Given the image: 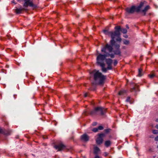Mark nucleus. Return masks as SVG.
<instances>
[{
  "label": "nucleus",
  "instance_id": "nucleus-1",
  "mask_svg": "<svg viewBox=\"0 0 158 158\" xmlns=\"http://www.w3.org/2000/svg\"><path fill=\"white\" fill-rule=\"evenodd\" d=\"M111 40L110 41V44H106L105 46L102 47L101 51H105L107 49L109 52H113L115 54L119 56L121 55V52L120 50L119 44L116 43L114 41V35L111 37Z\"/></svg>",
  "mask_w": 158,
  "mask_h": 158
},
{
  "label": "nucleus",
  "instance_id": "nucleus-2",
  "mask_svg": "<svg viewBox=\"0 0 158 158\" xmlns=\"http://www.w3.org/2000/svg\"><path fill=\"white\" fill-rule=\"evenodd\" d=\"M145 2H141L138 6L133 5L130 7H127L125 9L126 11L128 14H132L135 12L137 13L140 12L141 8L144 6Z\"/></svg>",
  "mask_w": 158,
  "mask_h": 158
},
{
  "label": "nucleus",
  "instance_id": "nucleus-3",
  "mask_svg": "<svg viewBox=\"0 0 158 158\" xmlns=\"http://www.w3.org/2000/svg\"><path fill=\"white\" fill-rule=\"evenodd\" d=\"M92 73L94 74V80L98 81L99 84L101 85L103 83L106 77L99 72V70L94 69Z\"/></svg>",
  "mask_w": 158,
  "mask_h": 158
},
{
  "label": "nucleus",
  "instance_id": "nucleus-4",
  "mask_svg": "<svg viewBox=\"0 0 158 158\" xmlns=\"http://www.w3.org/2000/svg\"><path fill=\"white\" fill-rule=\"evenodd\" d=\"M106 55V53H104V54H100L97 56V63L98 65L104 64V61L106 60V57H107Z\"/></svg>",
  "mask_w": 158,
  "mask_h": 158
},
{
  "label": "nucleus",
  "instance_id": "nucleus-5",
  "mask_svg": "<svg viewBox=\"0 0 158 158\" xmlns=\"http://www.w3.org/2000/svg\"><path fill=\"white\" fill-rule=\"evenodd\" d=\"M106 112V109H93L90 111V114L91 115L94 114L104 115Z\"/></svg>",
  "mask_w": 158,
  "mask_h": 158
},
{
  "label": "nucleus",
  "instance_id": "nucleus-6",
  "mask_svg": "<svg viewBox=\"0 0 158 158\" xmlns=\"http://www.w3.org/2000/svg\"><path fill=\"white\" fill-rule=\"evenodd\" d=\"M114 29L115 30L114 31V37L115 38V36L117 37V38L116 39V41L120 42L121 41V39L120 37V33L119 32L120 27L118 26H116Z\"/></svg>",
  "mask_w": 158,
  "mask_h": 158
},
{
  "label": "nucleus",
  "instance_id": "nucleus-7",
  "mask_svg": "<svg viewBox=\"0 0 158 158\" xmlns=\"http://www.w3.org/2000/svg\"><path fill=\"white\" fill-rule=\"evenodd\" d=\"M24 3L23 6L24 8H27L28 6L35 8L36 7V5L33 4L32 0H24Z\"/></svg>",
  "mask_w": 158,
  "mask_h": 158
},
{
  "label": "nucleus",
  "instance_id": "nucleus-8",
  "mask_svg": "<svg viewBox=\"0 0 158 158\" xmlns=\"http://www.w3.org/2000/svg\"><path fill=\"white\" fill-rule=\"evenodd\" d=\"M98 137L96 139V142L98 145H99L102 143L103 141V137L105 136L104 133H101L98 134Z\"/></svg>",
  "mask_w": 158,
  "mask_h": 158
},
{
  "label": "nucleus",
  "instance_id": "nucleus-9",
  "mask_svg": "<svg viewBox=\"0 0 158 158\" xmlns=\"http://www.w3.org/2000/svg\"><path fill=\"white\" fill-rule=\"evenodd\" d=\"M89 136L86 134H83L80 137L81 140L84 142H88L89 140Z\"/></svg>",
  "mask_w": 158,
  "mask_h": 158
},
{
  "label": "nucleus",
  "instance_id": "nucleus-10",
  "mask_svg": "<svg viewBox=\"0 0 158 158\" xmlns=\"http://www.w3.org/2000/svg\"><path fill=\"white\" fill-rule=\"evenodd\" d=\"M65 147V146L62 143H60L58 145H55L54 146V148L58 151L62 150Z\"/></svg>",
  "mask_w": 158,
  "mask_h": 158
},
{
  "label": "nucleus",
  "instance_id": "nucleus-11",
  "mask_svg": "<svg viewBox=\"0 0 158 158\" xmlns=\"http://www.w3.org/2000/svg\"><path fill=\"white\" fill-rule=\"evenodd\" d=\"M102 52L104 53H106V56L107 57L110 56L111 58H113L114 57V53L113 54H110V53L111 52H109L107 49H106L105 51H101Z\"/></svg>",
  "mask_w": 158,
  "mask_h": 158
},
{
  "label": "nucleus",
  "instance_id": "nucleus-12",
  "mask_svg": "<svg viewBox=\"0 0 158 158\" xmlns=\"http://www.w3.org/2000/svg\"><path fill=\"white\" fill-rule=\"evenodd\" d=\"M149 8L150 7L149 6L147 5L144 8L143 10H141L140 12H142L143 13V16H145L146 15V12L149 9Z\"/></svg>",
  "mask_w": 158,
  "mask_h": 158
},
{
  "label": "nucleus",
  "instance_id": "nucleus-13",
  "mask_svg": "<svg viewBox=\"0 0 158 158\" xmlns=\"http://www.w3.org/2000/svg\"><path fill=\"white\" fill-rule=\"evenodd\" d=\"M103 32L105 35H110L111 37L112 35H114V31H109L108 30H103Z\"/></svg>",
  "mask_w": 158,
  "mask_h": 158
},
{
  "label": "nucleus",
  "instance_id": "nucleus-14",
  "mask_svg": "<svg viewBox=\"0 0 158 158\" xmlns=\"http://www.w3.org/2000/svg\"><path fill=\"white\" fill-rule=\"evenodd\" d=\"M0 134H3L6 135H8L9 134V132H6V131L4 130V129L1 128H0Z\"/></svg>",
  "mask_w": 158,
  "mask_h": 158
},
{
  "label": "nucleus",
  "instance_id": "nucleus-15",
  "mask_svg": "<svg viewBox=\"0 0 158 158\" xmlns=\"http://www.w3.org/2000/svg\"><path fill=\"white\" fill-rule=\"evenodd\" d=\"M23 10V8L21 7L19 8H17L15 10V12L17 14H19L21 13L22 11Z\"/></svg>",
  "mask_w": 158,
  "mask_h": 158
},
{
  "label": "nucleus",
  "instance_id": "nucleus-16",
  "mask_svg": "<svg viewBox=\"0 0 158 158\" xmlns=\"http://www.w3.org/2000/svg\"><path fill=\"white\" fill-rule=\"evenodd\" d=\"M105 61L107 65H110L112 63L113 60L110 59H106Z\"/></svg>",
  "mask_w": 158,
  "mask_h": 158
},
{
  "label": "nucleus",
  "instance_id": "nucleus-17",
  "mask_svg": "<svg viewBox=\"0 0 158 158\" xmlns=\"http://www.w3.org/2000/svg\"><path fill=\"white\" fill-rule=\"evenodd\" d=\"M100 151L99 148L97 146H95L94 147V154H98Z\"/></svg>",
  "mask_w": 158,
  "mask_h": 158
},
{
  "label": "nucleus",
  "instance_id": "nucleus-18",
  "mask_svg": "<svg viewBox=\"0 0 158 158\" xmlns=\"http://www.w3.org/2000/svg\"><path fill=\"white\" fill-rule=\"evenodd\" d=\"M102 68V72L106 73L107 72V69L105 67V64H102L101 65H99Z\"/></svg>",
  "mask_w": 158,
  "mask_h": 158
},
{
  "label": "nucleus",
  "instance_id": "nucleus-19",
  "mask_svg": "<svg viewBox=\"0 0 158 158\" xmlns=\"http://www.w3.org/2000/svg\"><path fill=\"white\" fill-rule=\"evenodd\" d=\"M139 90L138 86L136 85L135 86L133 87L131 89V92H137Z\"/></svg>",
  "mask_w": 158,
  "mask_h": 158
},
{
  "label": "nucleus",
  "instance_id": "nucleus-20",
  "mask_svg": "<svg viewBox=\"0 0 158 158\" xmlns=\"http://www.w3.org/2000/svg\"><path fill=\"white\" fill-rule=\"evenodd\" d=\"M111 144V143L110 141L107 140L105 141V145L106 147H108L110 146Z\"/></svg>",
  "mask_w": 158,
  "mask_h": 158
},
{
  "label": "nucleus",
  "instance_id": "nucleus-21",
  "mask_svg": "<svg viewBox=\"0 0 158 158\" xmlns=\"http://www.w3.org/2000/svg\"><path fill=\"white\" fill-rule=\"evenodd\" d=\"M119 30V32L120 31H121L123 34H126L127 33V29L124 28H121V27H120V29Z\"/></svg>",
  "mask_w": 158,
  "mask_h": 158
},
{
  "label": "nucleus",
  "instance_id": "nucleus-22",
  "mask_svg": "<svg viewBox=\"0 0 158 158\" xmlns=\"http://www.w3.org/2000/svg\"><path fill=\"white\" fill-rule=\"evenodd\" d=\"M142 69H138V76L139 77H141L143 75L142 73Z\"/></svg>",
  "mask_w": 158,
  "mask_h": 158
},
{
  "label": "nucleus",
  "instance_id": "nucleus-23",
  "mask_svg": "<svg viewBox=\"0 0 158 158\" xmlns=\"http://www.w3.org/2000/svg\"><path fill=\"white\" fill-rule=\"evenodd\" d=\"M123 44L126 45H128L129 44V41L128 40L124 39L123 40Z\"/></svg>",
  "mask_w": 158,
  "mask_h": 158
},
{
  "label": "nucleus",
  "instance_id": "nucleus-24",
  "mask_svg": "<svg viewBox=\"0 0 158 158\" xmlns=\"http://www.w3.org/2000/svg\"><path fill=\"white\" fill-rule=\"evenodd\" d=\"M111 131V129L109 128L105 129L104 130V131L106 134H108Z\"/></svg>",
  "mask_w": 158,
  "mask_h": 158
},
{
  "label": "nucleus",
  "instance_id": "nucleus-25",
  "mask_svg": "<svg viewBox=\"0 0 158 158\" xmlns=\"http://www.w3.org/2000/svg\"><path fill=\"white\" fill-rule=\"evenodd\" d=\"M126 101L127 102H129L130 104H131L132 103L131 100V98L129 97H127L126 100Z\"/></svg>",
  "mask_w": 158,
  "mask_h": 158
},
{
  "label": "nucleus",
  "instance_id": "nucleus-26",
  "mask_svg": "<svg viewBox=\"0 0 158 158\" xmlns=\"http://www.w3.org/2000/svg\"><path fill=\"white\" fill-rule=\"evenodd\" d=\"M125 93V91L124 90H122L120 91L118 93V94L119 95H123L124 93Z\"/></svg>",
  "mask_w": 158,
  "mask_h": 158
},
{
  "label": "nucleus",
  "instance_id": "nucleus-27",
  "mask_svg": "<svg viewBox=\"0 0 158 158\" xmlns=\"http://www.w3.org/2000/svg\"><path fill=\"white\" fill-rule=\"evenodd\" d=\"M98 128H93L92 131L94 132H96L98 131Z\"/></svg>",
  "mask_w": 158,
  "mask_h": 158
},
{
  "label": "nucleus",
  "instance_id": "nucleus-28",
  "mask_svg": "<svg viewBox=\"0 0 158 158\" xmlns=\"http://www.w3.org/2000/svg\"><path fill=\"white\" fill-rule=\"evenodd\" d=\"M107 69L108 70H111L112 69V66H111V65H107Z\"/></svg>",
  "mask_w": 158,
  "mask_h": 158
},
{
  "label": "nucleus",
  "instance_id": "nucleus-29",
  "mask_svg": "<svg viewBox=\"0 0 158 158\" xmlns=\"http://www.w3.org/2000/svg\"><path fill=\"white\" fill-rule=\"evenodd\" d=\"M98 130H102L103 129V127L102 126H99L98 127Z\"/></svg>",
  "mask_w": 158,
  "mask_h": 158
},
{
  "label": "nucleus",
  "instance_id": "nucleus-30",
  "mask_svg": "<svg viewBox=\"0 0 158 158\" xmlns=\"http://www.w3.org/2000/svg\"><path fill=\"white\" fill-rule=\"evenodd\" d=\"M118 61L116 60H115L113 63L114 66H115L118 64Z\"/></svg>",
  "mask_w": 158,
  "mask_h": 158
},
{
  "label": "nucleus",
  "instance_id": "nucleus-31",
  "mask_svg": "<svg viewBox=\"0 0 158 158\" xmlns=\"http://www.w3.org/2000/svg\"><path fill=\"white\" fill-rule=\"evenodd\" d=\"M153 133L154 134H158V131L157 130H154L153 131Z\"/></svg>",
  "mask_w": 158,
  "mask_h": 158
},
{
  "label": "nucleus",
  "instance_id": "nucleus-32",
  "mask_svg": "<svg viewBox=\"0 0 158 158\" xmlns=\"http://www.w3.org/2000/svg\"><path fill=\"white\" fill-rule=\"evenodd\" d=\"M155 76V75L154 74H151V75H149V77L151 78H153V77H154Z\"/></svg>",
  "mask_w": 158,
  "mask_h": 158
},
{
  "label": "nucleus",
  "instance_id": "nucleus-33",
  "mask_svg": "<svg viewBox=\"0 0 158 158\" xmlns=\"http://www.w3.org/2000/svg\"><path fill=\"white\" fill-rule=\"evenodd\" d=\"M97 124V123L96 122H94L92 123V125L93 126H96Z\"/></svg>",
  "mask_w": 158,
  "mask_h": 158
},
{
  "label": "nucleus",
  "instance_id": "nucleus-34",
  "mask_svg": "<svg viewBox=\"0 0 158 158\" xmlns=\"http://www.w3.org/2000/svg\"><path fill=\"white\" fill-rule=\"evenodd\" d=\"M94 109H104V108L101 107H97V108H95Z\"/></svg>",
  "mask_w": 158,
  "mask_h": 158
},
{
  "label": "nucleus",
  "instance_id": "nucleus-35",
  "mask_svg": "<svg viewBox=\"0 0 158 158\" xmlns=\"http://www.w3.org/2000/svg\"><path fill=\"white\" fill-rule=\"evenodd\" d=\"M104 154L105 156H106L108 155V153L107 152H105Z\"/></svg>",
  "mask_w": 158,
  "mask_h": 158
},
{
  "label": "nucleus",
  "instance_id": "nucleus-36",
  "mask_svg": "<svg viewBox=\"0 0 158 158\" xmlns=\"http://www.w3.org/2000/svg\"><path fill=\"white\" fill-rule=\"evenodd\" d=\"M123 37L126 38H127L128 37V36L127 35H124Z\"/></svg>",
  "mask_w": 158,
  "mask_h": 158
},
{
  "label": "nucleus",
  "instance_id": "nucleus-37",
  "mask_svg": "<svg viewBox=\"0 0 158 158\" xmlns=\"http://www.w3.org/2000/svg\"><path fill=\"white\" fill-rule=\"evenodd\" d=\"M155 140L156 141H158V136L155 138Z\"/></svg>",
  "mask_w": 158,
  "mask_h": 158
},
{
  "label": "nucleus",
  "instance_id": "nucleus-38",
  "mask_svg": "<svg viewBox=\"0 0 158 158\" xmlns=\"http://www.w3.org/2000/svg\"><path fill=\"white\" fill-rule=\"evenodd\" d=\"M87 96V93H85V94H84V97H86Z\"/></svg>",
  "mask_w": 158,
  "mask_h": 158
},
{
  "label": "nucleus",
  "instance_id": "nucleus-39",
  "mask_svg": "<svg viewBox=\"0 0 158 158\" xmlns=\"http://www.w3.org/2000/svg\"><path fill=\"white\" fill-rule=\"evenodd\" d=\"M12 3H15V4H16V3L15 2V1H14V0H13V1H12Z\"/></svg>",
  "mask_w": 158,
  "mask_h": 158
},
{
  "label": "nucleus",
  "instance_id": "nucleus-40",
  "mask_svg": "<svg viewBox=\"0 0 158 158\" xmlns=\"http://www.w3.org/2000/svg\"><path fill=\"white\" fill-rule=\"evenodd\" d=\"M126 27L127 28L129 29V27L127 25H126Z\"/></svg>",
  "mask_w": 158,
  "mask_h": 158
},
{
  "label": "nucleus",
  "instance_id": "nucleus-41",
  "mask_svg": "<svg viewBox=\"0 0 158 158\" xmlns=\"http://www.w3.org/2000/svg\"><path fill=\"white\" fill-rule=\"evenodd\" d=\"M156 128L158 129V125H156Z\"/></svg>",
  "mask_w": 158,
  "mask_h": 158
},
{
  "label": "nucleus",
  "instance_id": "nucleus-42",
  "mask_svg": "<svg viewBox=\"0 0 158 158\" xmlns=\"http://www.w3.org/2000/svg\"><path fill=\"white\" fill-rule=\"evenodd\" d=\"M156 122H158V119H156Z\"/></svg>",
  "mask_w": 158,
  "mask_h": 158
},
{
  "label": "nucleus",
  "instance_id": "nucleus-43",
  "mask_svg": "<svg viewBox=\"0 0 158 158\" xmlns=\"http://www.w3.org/2000/svg\"><path fill=\"white\" fill-rule=\"evenodd\" d=\"M17 1H18V2H20L21 1V0H17Z\"/></svg>",
  "mask_w": 158,
  "mask_h": 158
},
{
  "label": "nucleus",
  "instance_id": "nucleus-44",
  "mask_svg": "<svg viewBox=\"0 0 158 158\" xmlns=\"http://www.w3.org/2000/svg\"><path fill=\"white\" fill-rule=\"evenodd\" d=\"M14 98H15V95H14Z\"/></svg>",
  "mask_w": 158,
  "mask_h": 158
},
{
  "label": "nucleus",
  "instance_id": "nucleus-45",
  "mask_svg": "<svg viewBox=\"0 0 158 158\" xmlns=\"http://www.w3.org/2000/svg\"><path fill=\"white\" fill-rule=\"evenodd\" d=\"M157 148H158V146H157Z\"/></svg>",
  "mask_w": 158,
  "mask_h": 158
},
{
  "label": "nucleus",
  "instance_id": "nucleus-46",
  "mask_svg": "<svg viewBox=\"0 0 158 158\" xmlns=\"http://www.w3.org/2000/svg\"><path fill=\"white\" fill-rule=\"evenodd\" d=\"M157 158H158V157H157Z\"/></svg>",
  "mask_w": 158,
  "mask_h": 158
}]
</instances>
